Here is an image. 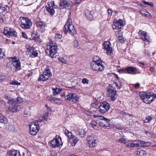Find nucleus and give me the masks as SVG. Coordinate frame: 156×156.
<instances>
[{"instance_id": "obj_47", "label": "nucleus", "mask_w": 156, "mask_h": 156, "mask_svg": "<svg viewBox=\"0 0 156 156\" xmlns=\"http://www.w3.org/2000/svg\"><path fill=\"white\" fill-rule=\"evenodd\" d=\"M48 99L50 100L51 102H55L56 100H58L57 99H55L54 98H53L52 97H48Z\"/></svg>"}, {"instance_id": "obj_21", "label": "nucleus", "mask_w": 156, "mask_h": 156, "mask_svg": "<svg viewBox=\"0 0 156 156\" xmlns=\"http://www.w3.org/2000/svg\"><path fill=\"white\" fill-rule=\"evenodd\" d=\"M36 24L38 27H40L42 32H43L44 30V28L46 26L45 23L42 21H36Z\"/></svg>"}, {"instance_id": "obj_2", "label": "nucleus", "mask_w": 156, "mask_h": 156, "mask_svg": "<svg viewBox=\"0 0 156 156\" xmlns=\"http://www.w3.org/2000/svg\"><path fill=\"white\" fill-rule=\"evenodd\" d=\"M29 126L31 134L35 135L39 129V123L37 122H33L29 124Z\"/></svg>"}, {"instance_id": "obj_59", "label": "nucleus", "mask_w": 156, "mask_h": 156, "mask_svg": "<svg viewBox=\"0 0 156 156\" xmlns=\"http://www.w3.org/2000/svg\"><path fill=\"white\" fill-rule=\"evenodd\" d=\"M131 143H128V142H126V143H125V145L127 147H130V145H131Z\"/></svg>"}, {"instance_id": "obj_16", "label": "nucleus", "mask_w": 156, "mask_h": 156, "mask_svg": "<svg viewBox=\"0 0 156 156\" xmlns=\"http://www.w3.org/2000/svg\"><path fill=\"white\" fill-rule=\"evenodd\" d=\"M59 140H60L61 139L54 138L50 142V143L49 142V144H50L53 147H59L60 146V143Z\"/></svg>"}, {"instance_id": "obj_43", "label": "nucleus", "mask_w": 156, "mask_h": 156, "mask_svg": "<svg viewBox=\"0 0 156 156\" xmlns=\"http://www.w3.org/2000/svg\"><path fill=\"white\" fill-rule=\"evenodd\" d=\"M117 21V23H119V26H120V27L121 28V27L123 26V22L120 19H119V20Z\"/></svg>"}, {"instance_id": "obj_22", "label": "nucleus", "mask_w": 156, "mask_h": 156, "mask_svg": "<svg viewBox=\"0 0 156 156\" xmlns=\"http://www.w3.org/2000/svg\"><path fill=\"white\" fill-rule=\"evenodd\" d=\"M51 74H49L43 76L42 75H40L39 77L38 78V80H42L45 81L49 79V77L51 76Z\"/></svg>"}, {"instance_id": "obj_23", "label": "nucleus", "mask_w": 156, "mask_h": 156, "mask_svg": "<svg viewBox=\"0 0 156 156\" xmlns=\"http://www.w3.org/2000/svg\"><path fill=\"white\" fill-rule=\"evenodd\" d=\"M12 58L13 59V61L14 62H16V64L15 66V68L17 69H21L20 63V61L19 60H16V57H14Z\"/></svg>"}, {"instance_id": "obj_33", "label": "nucleus", "mask_w": 156, "mask_h": 156, "mask_svg": "<svg viewBox=\"0 0 156 156\" xmlns=\"http://www.w3.org/2000/svg\"><path fill=\"white\" fill-rule=\"evenodd\" d=\"M117 21H116V22H115L114 23L112 27L114 29H117V30H118L120 29H121L120 26H119V23H117Z\"/></svg>"}, {"instance_id": "obj_34", "label": "nucleus", "mask_w": 156, "mask_h": 156, "mask_svg": "<svg viewBox=\"0 0 156 156\" xmlns=\"http://www.w3.org/2000/svg\"><path fill=\"white\" fill-rule=\"evenodd\" d=\"M49 74H51V72L49 68L46 69L44 71L43 73V74L42 75L43 76H44L45 75H47Z\"/></svg>"}, {"instance_id": "obj_1", "label": "nucleus", "mask_w": 156, "mask_h": 156, "mask_svg": "<svg viewBox=\"0 0 156 156\" xmlns=\"http://www.w3.org/2000/svg\"><path fill=\"white\" fill-rule=\"evenodd\" d=\"M5 98L8 100L7 103L9 105H12L14 103L19 104L23 101V99L22 98L19 97L15 99L13 98L11 95L9 94H5Z\"/></svg>"}, {"instance_id": "obj_13", "label": "nucleus", "mask_w": 156, "mask_h": 156, "mask_svg": "<svg viewBox=\"0 0 156 156\" xmlns=\"http://www.w3.org/2000/svg\"><path fill=\"white\" fill-rule=\"evenodd\" d=\"M137 70V69L135 67L129 66L124 69V73H126L135 74L136 73V71Z\"/></svg>"}, {"instance_id": "obj_38", "label": "nucleus", "mask_w": 156, "mask_h": 156, "mask_svg": "<svg viewBox=\"0 0 156 156\" xmlns=\"http://www.w3.org/2000/svg\"><path fill=\"white\" fill-rule=\"evenodd\" d=\"M86 114L89 115L90 116H94L95 115H94V112L89 111L86 110L85 111Z\"/></svg>"}, {"instance_id": "obj_20", "label": "nucleus", "mask_w": 156, "mask_h": 156, "mask_svg": "<svg viewBox=\"0 0 156 156\" xmlns=\"http://www.w3.org/2000/svg\"><path fill=\"white\" fill-rule=\"evenodd\" d=\"M146 96V98L144 99V102L147 104H150L153 101L154 98L149 94H148Z\"/></svg>"}, {"instance_id": "obj_49", "label": "nucleus", "mask_w": 156, "mask_h": 156, "mask_svg": "<svg viewBox=\"0 0 156 156\" xmlns=\"http://www.w3.org/2000/svg\"><path fill=\"white\" fill-rule=\"evenodd\" d=\"M91 108H98L99 106L95 103H92L90 105Z\"/></svg>"}, {"instance_id": "obj_56", "label": "nucleus", "mask_w": 156, "mask_h": 156, "mask_svg": "<svg viewBox=\"0 0 156 156\" xmlns=\"http://www.w3.org/2000/svg\"><path fill=\"white\" fill-rule=\"evenodd\" d=\"M140 86V84L138 83H137L136 84H134V86L136 88H138Z\"/></svg>"}, {"instance_id": "obj_4", "label": "nucleus", "mask_w": 156, "mask_h": 156, "mask_svg": "<svg viewBox=\"0 0 156 156\" xmlns=\"http://www.w3.org/2000/svg\"><path fill=\"white\" fill-rule=\"evenodd\" d=\"M21 27L22 28L24 29H29L32 25V23L30 20L28 18L20 17Z\"/></svg>"}, {"instance_id": "obj_6", "label": "nucleus", "mask_w": 156, "mask_h": 156, "mask_svg": "<svg viewBox=\"0 0 156 156\" xmlns=\"http://www.w3.org/2000/svg\"><path fill=\"white\" fill-rule=\"evenodd\" d=\"M94 117L99 118V119H100L99 125L101 126L107 127L109 126V122L110 120L104 117L103 116L99 115H94Z\"/></svg>"}, {"instance_id": "obj_29", "label": "nucleus", "mask_w": 156, "mask_h": 156, "mask_svg": "<svg viewBox=\"0 0 156 156\" xmlns=\"http://www.w3.org/2000/svg\"><path fill=\"white\" fill-rule=\"evenodd\" d=\"M6 118L0 113V122L5 124L7 122Z\"/></svg>"}, {"instance_id": "obj_15", "label": "nucleus", "mask_w": 156, "mask_h": 156, "mask_svg": "<svg viewBox=\"0 0 156 156\" xmlns=\"http://www.w3.org/2000/svg\"><path fill=\"white\" fill-rule=\"evenodd\" d=\"M65 99L68 101L72 99L73 101L76 102L77 101L78 98L76 94L70 93L65 97Z\"/></svg>"}, {"instance_id": "obj_39", "label": "nucleus", "mask_w": 156, "mask_h": 156, "mask_svg": "<svg viewBox=\"0 0 156 156\" xmlns=\"http://www.w3.org/2000/svg\"><path fill=\"white\" fill-rule=\"evenodd\" d=\"M152 119V117L149 116L146 118L144 120V123H147L151 121Z\"/></svg>"}, {"instance_id": "obj_8", "label": "nucleus", "mask_w": 156, "mask_h": 156, "mask_svg": "<svg viewBox=\"0 0 156 156\" xmlns=\"http://www.w3.org/2000/svg\"><path fill=\"white\" fill-rule=\"evenodd\" d=\"M63 30L65 34H67L69 31V33L72 35L76 34V30L73 25L69 26L67 25H65L63 27Z\"/></svg>"}, {"instance_id": "obj_19", "label": "nucleus", "mask_w": 156, "mask_h": 156, "mask_svg": "<svg viewBox=\"0 0 156 156\" xmlns=\"http://www.w3.org/2000/svg\"><path fill=\"white\" fill-rule=\"evenodd\" d=\"M7 154L9 156H20V151L18 150H12L8 151Z\"/></svg>"}, {"instance_id": "obj_45", "label": "nucleus", "mask_w": 156, "mask_h": 156, "mask_svg": "<svg viewBox=\"0 0 156 156\" xmlns=\"http://www.w3.org/2000/svg\"><path fill=\"white\" fill-rule=\"evenodd\" d=\"M119 141L120 142L123 144H125L126 142V140H125V139H124L123 138H122L119 139Z\"/></svg>"}, {"instance_id": "obj_37", "label": "nucleus", "mask_w": 156, "mask_h": 156, "mask_svg": "<svg viewBox=\"0 0 156 156\" xmlns=\"http://www.w3.org/2000/svg\"><path fill=\"white\" fill-rule=\"evenodd\" d=\"M143 3L145 5H147L149 6H150L151 7H153L154 6V5L153 3L151 2H147L145 1H143Z\"/></svg>"}, {"instance_id": "obj_24", "label": "nucleus", "mask_w": 156, "mask_h": 156, "mask_svg": "<svg viewBox=\"0 0 156 156\" xmlns=\"http://www.w3.org/2000/svg\"><path fill=\"white\" fill-rule=\"evenodd\" d=\"M52 90L53 91V94L54 95H56L57 94L60 93L62 90L60 88H53Z\"/></svg>"}, {"instance_id": "obj_36", "label": "nucleus", "mask_w": 156, "mask_h": 156, "mask_svg": "<svg viewBox=\"0 0 156 156\" xmlns=\"http://www.w3.org/2000/svg\"><path fill=\"white\" fill-rule=\"evenodd\" d=\"M10 84L13 85H20V83H18V81L17 80H14L12 81L11 82H10Z\"/></svg>"}, {"instance_id": "obj_53", "label": "nucleus", "mask_w": 156, "mask_h": 156, "mask_svg": "<svg viewBox=\"0 0 156 156\" xmlns=\"http://www.w3.org/2000/svg\"><path fill=\"white\" fill-rule=\"evenodd\" d=\"M74 46L76 48L78 45V42L77 40H76L74 41Z\"/></svg>"}, {"instance_id": "obj_30", "label": "nucleus", "mask_w": 156, "mask_h": 156, "mask_svg": "<svg viewBox=\"0 0 156 156\" xmlns=\"http://www.w3.org/2000/svg\"><path fill=\"white\" fill-rule=\"evenodd\" d=\"M66 3H67L66 0H60V2L59 3V8L60 9H63L64 8L65 5Z\"/></svg>"}, {"instance_id": "obj_46", "label": "nucleus", "mask_w": 156, "mask_h": 156, "mask_svg": "<svg viewBox=\"0 0 156 156\" xmlns=\"http://www.w3.org/2000/svg\"><path fill=\"white\" fill-rule=\"evenodd\" d=\"M58 60L62 63H64V64H66V60L64 59V58H62V57H59L58 58Z\"/></svg>"}, {"instance_id": "obj_44", "label": "nucleus", "mask_w": 156, "mask_h": 156, "mask_svg": "<svg viewBox=\"0 0 156 156\" xmlns=\"http://www.w3.org/2000/svg\"><path fill=\"white\" fill-rule=\"evenodd\" d=\"M118 40L121 43H122L124 41V39L122 37V36H118Z\"/></svg>"}, {"instance_id": "obj_27", "label": "nucleus", "mask_w": 156, "mask_h": 156, "mask_svg": "<svg viewBox=\"0 0 156 156\" xmlns=\"http://www.w3.org/2000/svg\"><path fill=\"white\" fill-rule=\"evenodd\" d=\"M70 141H72V145L74 146L76 144L77 142L78 141V139L74 136H73V138L72 137V138L71 139Z\"/></svg>"}, {"instance_id": "obj_64", "label": "nucleus", "mask_w": 156, "mask_h": 156, "mask_svg": "<svg viewBox=\"0 0 156 156\" xmlns=\"http://www.w3.org/2000/svg\"><path fill=\"white\" fill-rule=\"evenodd\" d=\"M150 70L151 72H154V69L152 67H151Z\"/></svg>"}, {"instance_id": "obj_60", "label": "nucleus", "mask_w": 156, "mask_h": 156, "mask_svg": "<svg viewBox=\"0 0 156 156\" xmlns=\"http://www.w3.org/2000/svg\"><path fill=\"white\" fill-rule=\"evenodd\" d=\"M81 0H76L75 1V4L76 5L77 4H79L81 2Z\"/></svg>"}, {"instance_id": "obj_48", "label": "nucleus", "mask_w": 156, "mask_h": 156, "mask_svg": "<svg viewBox=\"0 0 156 156\" xmlns=\"http://www.w3.org/2000/svg\"><path fill=\"white\" fill-rule=\"evenodd\" d=\"M89 80L86 78H84L82 80V82L83 83H86L88 84V83Z\"/></svg>"}, {"instance_id": "obj_35", "label": "nucleus", "mask_w": 156, "mask_h": 156, "mask_svg": "<svg viewBox=\"0 0 156 156\" xmlns=\"http://www.w3.org/2000/svg\"><path fill=\"white\" fill-rule=\"evenodd\" d=\"M145 142L143 141L138 140L137 142V144L139 145V147H144V144H145Z\"/></svg>"}, {"instance_id": "obj_17", "label": "nucleus", "mask_w": 156, "mask_h": 156, "mask_svg": "<svg viewBox=\"0 0 156 156\" xmlns=\"http://www.w3.org/2000/svg\"><path fill=\"white\" fill-rule=\"evenodd\" d=\"M139 35H140L141 39L145 42L149 41V37L147 35L146 32L140 31L139 32Z\"/></svg>"}, {"instance_id": "obj_9", "label": "nucleus", "mask_w": 156, "mask_h": 156, "mask_svg": "<svg viewBox=\"0 0 156 156\" xmlns=\"http://www.w3.org/2000/svg\"><path fill=\"white\" fill-rule=\"evenodd\" d=\"M4 33L5 34L7 35L8 37L13 36L16 37L17 36L16 32L10 27H5L4 28Z\"/></svg>"}, {"instance_id": "obj_54", "label": "nucleus", "mask_w": 156, "mask_h": 156, "mask_svg": "<svg viewBox=\"0 0 156 156\" xmlns=\"http://www.w3.org/2000/svg\"><path fill=\"white\" fill-rule=\"evenodd\" d=\"M114 83L115 84L116 86H117L119 89H120L122 87V85L121 83L120 82H119V83H120L119 85V84H118V83H116L115 82H114Z\"/></svg>"}, {"instance_id": "obj_52", "label": "nucleus", "mask_w": 156, "mask_h": 156, "mask_svg": "<svg viewBox=\"0 0 156 156\" xmlns=\"http://www.w3.org/2000/svg\"><path fill=\"white\" fill-rule=\"evenodd\" d=\"M4 53H2V49L0 48V58H3V56L4 55Z\"/></svg>"}, {"instance_id": "obj_51", "label": "nucleus", "mask_w": 156, "mask_h": 156, "mask_svg": "<svg viewBox=\"0 0 156 156\" xmlns=\"http://www.w3.org/2000/svg\"><path fill=\"white\" fill-rule=\"evenodd\" d=\"M5 77L3 76H0V83L2 82L5 79Z\"/></svg>"}, {"instance_id": "obj_61", "label": "nucleus", "mask_w": 156, "mask_h": 156, "mask_svg": "<svg viewBox=\"0 0 156 156\" xmlns=\"http://www.w3.org/2000/svg\"><path fill=\"white\" fill-rule=\"evenodd\" d=\"M113 12L112 10L111 9H108V13L109 15H111Z\"/></svg>"}, {"instance_id": "obj_11", "label": "nucleus", "mask_w": 156, "mask_h": 156, "mask_svg": "<svg viewBox=\"0 0 156 156\" xmlns=\"http://www.w3.org/2000/svg\"><path fill=\"white\" fill-rule=\"evenodd\" d=\"M97 138L96 136H93V137L91 136H89L87 138V140L89 142V146L90 147H94L97 145L95 142Z\"/></svg>"}, {"instance_id": "obj_32", "label": "nucleus", "mask_w": 156, "mask_h": 156, "mask_svg": "<svg viewBox=\"0 0 156 156\" xmlns=\"http://www.w3.org/2000/svg\"><path fill=\"white\" fill-rule=\"evenodd\" d=\"M85 16L88 20H91L93 18V15L90 13V12H88L87 13H85Z\"/></svg>"}, {"instance_id": "obj_7", "label": "nucleus", "mask_w": 156, "mask_h": 156, "mask_svg": "<svg viewBox=\"0 0 156 156\" xmlns=\"http://www.w3.org/2000/svg\"><path fill=\"white\" fill-rule=\"evenodd\" d=\"M99 107L100 112L102 113H105L109 109L110 105L107 102L103 101L100 103Z\"/></svg>"}, {"instance_id": "obj_57", "label": "nucleus", "mask_w": 156, "mask_h": 156, "mask_svg": "<svg viewBox=\"0 0 156 156\" xmlns=\"http://www.w3.org/2000/svg\"><path fill=\"white\" fill-rule=\"evenodd\" d=\"M144 144V147H148L151 144L149 142H145Z\"/></svg>"}, {"instance_id": "obj_55", "label": "nucleus", "mask_w": 156, "mask_h": 156, "mask_svg": "<svg viewBox=\"0 0 156 156\" xmlns=\"http://www.w3.org/2000/svg\"><path fill=\"white\" fill-rule=\"evenodd\" d=\"M90 124L91 125L92 127H93L96 125V123L95 121H91Z\"/></svg>"}, {"instance_id": "obj_12", "label": "nucleus", "mask_w": 156, "mask_h": 156, "mask_svg": "<svg viewBox=\"0 0 156 156\" xmlns=\"http://www.w3.org/2000/svg\"><path fill=\"white\" fill-rule=\"evenodd\" d=\"M15 105L10 107L9 108V111L11 112H15L22 109L23 107L22 106L15 104Z\"/></svg>"}, {"instance_id": "obj_10", "label": "nucleus", "mask_w": 156, "mask_h": 156, "mask_svg": "<svg viewBox=\"0 0 156 156\" xmlns=\"http://www.w3.org/2000/svg\"><path fill=\"white\" fill-rule=\"evenodd\" d=\"M111 44L109 41H105L103 44V48L105 52L108 55H110L112 51V48L110 46Z\"/></svg>"}, {"instance_id": "obj_62", "label": "nucleus", "mask_w": 156, "mask_h": 156, "mask_svg": "<svg viewBox=\"0 0 156 156\" xmlns=\"http://www.w3.org/2000/svg\"><path fill=\"white\" fill-rule=\"evenodd\" d=\"M56 37H57L59 38H61L62 37V36L60 34H57L56 35Z\"/></svg>"}, {"instance_id": "obj_26", "label": "nucleus", "mask_w": 156, "mask_h": 156, "mask_svg": "<svg viewBox=\"0 0 156 156\" xmlns=\"http://www.w3.org/2000/svg\"><path fill=\"white\" fill-rule=\"evenodd\" d=\"M65 134L66 136H68V137L69 138V140H70L73 137V136H74V135L72 134V133L69 131L67 129H66L65 130Z\"/></svg>"}, {"instance_id": "obj_42", "label": "nucleus", "mask_w": 156, "mask_h": 156, "mask_svg": "<svg viewBox=\"0 0 156 156\" xmlns=\"http://www.w3.org/2000/svg\"><path fill=\"white\" fill-rule=\"evenodd\" d=\"M66 25H67L69 26H71V25H72V22L71 19H68Z\"/></svg>"}, {"instance_id": "obj_28", "label": "nucleus", "mask_w": 156, "mask_h": 156, "mask_svg": "<svg viewBox=\"0 0 156 156\" xmlns=\"http://www.w3.org/2000/svg\"><path fill=\"white\" fill-rule=\"evenodd\" d=\"M148 94H147L145 92H140L139 93V96L140 97V98L144 102V99H146L147 98L146 95H147Z\"/></svg>"}, {"instance_id": "obj_14", "label": "nucleus", "mask_w": 156, "mask_h": 156, "mask_svg": "<svg viewBox=\"0 0 156 156\" xmlns=\"http://www.w3.org/2000/svg\"><path fill=\"white\" fill-rule=\"evenodd\" d=\"M108 91L109 92L111 100L115 101L116 99V93L115 90L112 88H108Z\"/></svg>"}, {"instance_id": "obj_50", "label": "nucleus", "mask_w": 156, "mask_h": 156, "mask_svg": "<svg viewBox=\"0 0 156 156\" xmlns=\"http://www.w3.org/2000/svg\"><path fill=\"white\" fill-rule=\"evenodd\" d=\"M130 146H131L130 147H138V146H139V145L138 144H137V143L136 144L131 143Z\"/></svg>"}, {"instance_id": "obj_40", "label": "nucleus", "mask_w": 156, "mask_h": 156, "mask_svg": "<svg viewBox=\"0 0 156 156\" xmlns=\"http://www.w3.org/2000/svg\"><path fill=\"white\" fill-rule=\"evenodd\" d=\"M38 53L37 52L35 51L34 50H33L32 54L30 55V57L32 58H34L37 56Z\"/></svg>"}, {"instance_id": "obj_31", "label": "nucleus", "mask_w": 156, "mask_h": 156, "mask_svg": "<svg viewBox=\"0 0 156 156\" xmlns=\"http://www.w3.org/2000/svg\"><path fill=\"white\" fill-rule=\"evenodd\" d=\"M79 134L81 137H84L85 136V134L86 133V131L83 129H80L79 130Z\"/></svg>"}, {"instance_id": "obj_25", "label": "nucleus", "mask_w": 156, "mask_h": 156, "mask_svg": "<svg viewBox=\"0 0 156 156\" xmlns=\"http://www.w3.org/2000/svg\"><path fill=\"white\" fill-rule=\"evenodd\" d=\"M6 67L9 70H12L15 68V65L12 63H9L6 64Z\"/></svg>"}, {"instance_id": "obj_3", "label": "nucleus", "mask_w": 156, "mask_h": 156, "mask_svg": "<svg viewBox=\"0 0 156 156\" xmlns=\"http://www.w3.org/2000/svg\"><path fill=\"white\" fill-rule=\"evenodd\" d=\"M57 45L55 44H50L49 47H48L46 50V54L49 55L51 58L54 57V55L56 53Z\"/></svg>"}, {"instance_id": "obj_41", "label": "nucleus", "mask_w": 156, "mask_h": 156, "mask_svg": "<svg viewBox=\"0 0 156 156\" xmlns=\"http://www.w3.org/2000/svg\"><path fill=\"white\" fill-rule=\"evenodd\" d=\"M71 7V4L69 3H68V2H67V3H66L65 5L64 8H65L67 9H70Z\"/></svg>"}, {"instance_id": "obj_5", "label": "nucleus", "mask_w": 156, "mask_h": 156, "mask_svg": "<svg viewBox=\"0 0 156 156\" xmlns=\"http://www.w3.org/2000/svg\"><path fill=\"white\" fill-rule=\"evenodd\" d=\"M91 66L93 70L96 71H101L104 69V67L102 63L99 62L98 60L97 61H94L91 63Z\"/></svg>"}, {"instance_id": "obj_58", "label": "nucleus", "mask_w": 156, "mask_h": 156, "mask_svg": "<svg viewBox=\"0 0 156 156\" xmlns=\"http://www.w3.org/2000/svg\"><path fill=\"white\" fill-rule=\"evenodd\" d=\"M22 36L23 37L25 38H27V36L26 34L25 33L22 32Z\"/></svg>"}, {"instance_id": "obj_18", "label": "nucleus", "mask_w": 156, "mask_h": 156, "mask_svg": "<svg viewBox=\"0 0 156 156\" xmlns=\"http://www.w3.org/2000/svg\"><path fill=\"white\" fill-rule=\"evenodd\" d=\"M48 5V7H47V10L51 15H52L55 12L54 8H55L57 6L54 5L52 3Z\"/></svg>"}, {"instance_id": "obj_63", "label": "nucleus", "mask_w": 156, "mask_h": 156, "mask_svg": "<svg viewBox=\"0 0 156 156\" xmlns=\"http://www.w3.org/2000/svg\"><path fill=\"white\" fill-rule=\"evenodd\" d=\"M140 12L143 15H144V14L145 12V11L144 10H143L140 11Z\"/></svg>"}]
</instances>
